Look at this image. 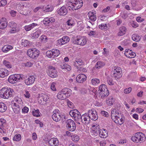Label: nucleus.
Here are the masks:
<instances>
[{"mask_svg":"<svg viewBox=\"0 0 146 146\" xmlns=\"http://www.w3.org/2000/svg\"><path fill=\"white\" fill-rule=\"evenodd\" d=\"M83 4L82 0H68L66 5L70 10H74L80 9Z\"/></svg>","mask_w":146,"mask_h":146,"instance_id":"1","label":"nucleus"},{"mask_svg":"<svg viewBox=\"0 0 146 146\" xmlns=\"http://www.w3.org/2000/svg\"><path fill=\"white\" fill-rule=\"evenodd\" d=\"M146 139L145 135L140 132H138L134 134L131 138L132 141L137 143H143L145 141Z\"/></svg>","mask_w":146,"mask_h":146,"instance_id":"2","label":"nucleus"},{"mask_svg":"<svg viewBox=\"0 0 146 146\" xmlns=\"http://www.w3.org/2000/svg\"><path fill=\"white\" fill-rule=\"evenodd\" d=\"M111 117L112 120L118 124L121 125L124 122V119L115 109L111 110Z\"/></svg>","mask_w":146,"mask_h":146,"instance_id":"3","label":"nucleus"},{"mask_svg":"<svg viewBox=\"0 0 146 146\" xmlns=\"http://www.w3.org/2000/svg\"><path fill=\"white\" fill-rule=\"evenodd\" d=\"M72 92L71 90L69 88H64L58 92L57 95V97L59 100H64L70 96Z\"/></svg>","mask_w":146,"mask_h":146,"instance_id":"4","label":"nucleus"},{"mask_svg":"<svg viewBox=\"0 0 146 146\" xmlns=\"http://www.w3.org/2000/svg\"><path fill=\"white\" fill-rule=\"evenodd\" d=\"M13 92V90L11 88H3L0 90V97L4 99H8L12 96Z\"/></svg>","mask_w":146,"mask_h":146,"instance_id":"5","label":"nucleus"},{"mask_svg":"<svg viewBox=\"0 0 146 146\" xmlns=\"http://www.w3.org/2000/svg\"><path fill=\"white\" fill-rule=\"evenodd\" d=\"M98 91L100 96L102 98L108 96L109 94L106 86L104 84H102L100 86Z\"/></svg>","mask_w":146,"mask_h":146,"instance_id":"6","label":"nucleus"},{"mask_svg":"<svg viewBox=\"0 0 146 146\" xmlns=\"http://www.w3.org/2000/svg\"><path fill=\"white\" fill-rule=\"evenodd\" d=\"M23 75L20 74H15L11 75L8 79L9 82L11 84L16 83L22 79Z\"/></svg>","mask_w":146,"mask_h":146,"instance_id":"7","label":"nucleus"},{"mask_svg":"<svg viewBox=\"0 0 146 146\" xmlns=\"http://www.w3.org/2000/svg\"><path fill=\"white\" fill-rule=\"evenodd\" d=\"M46 55L49 58H52L58 56L60 54L59 50L56 49H53L48 50L46 52Z\"/></svg>","mask_w":146,"mask_h":146,"instance_id":"8","label":"nucleus"},{"mask_svg":"<svg viewBox=\"0 0 146 146\" xmlns=\"http://www.w3.org/2000/svg\"><path fill=\"white\" fill-rule=\"evenodd\" d=\"M113 77L116 79L121 78L122 76L121 69L120 67L115 66L113 68Z\"/></svg>","mask_w":146,"mask_h":146,"instance_id":"9","label":"nucleus"},{"mask_svg":"<svg viewBox=\"0 0 146 146\" xmlns=\"http://www.w3.org/2000/svg\"><path fill=\"white\" fill-rule=\"evenodd\" d=\"M39 54V51L36 48L29 49L27 51L28 55L33 58L38 57Z\"/></svg>","mask_w":146,"mask_h":146,"instance_id":"10","label":"nucleus"},{"mask_svg":"<svg viewBox=\"0 0 146 146\" xmlns=\"http://www.w3.org/2000/svg\"><path fill=\"white\" fill-rule=\"evenodd\" d=\"M66 126L68 129L71 131H74L76 126L74 121L72 119H68L66 122Z\"/></svg>","mask_w":146,"mask_h":146,"instance_id":"11","label":"nucleus"},{"mask_svg":"<svg viewBox=\"0 0 146 146\" xmlns=\"http://www.w3.org/2000/svg\"><path fill=\"white\" fill-rule=\"evenodd\" d=\"M69 114L75 120L78 121L80 119V114L79 111L77 110H71L69 112Z\"/></svg>","mask_w":146,"mask_h":146,"instance_id":"12","label":"nucleus"},{"mask_svg":"<svg viewBox=\"0 0 146 146\" xmlns=\"http://www.w3.org/2000/svg\"><path fill=\"white\" fill-rule=\"evenodd\" d=\"M6 121L3 119H0V133L4 135L6 133Z\"/></svg>","mask_w":146,"mask_h":146,"instance_id":"13","label":"nucleus"},{"mask_svg":"<svg viewBox=\"0 0 146 146\" xmlns=\"http://www.w3.org/2000/svg\"><path fill=\"white\" fill-rule=\"evenodd\" d=\"M53 114L52 115L53 119L56 122L60 121L61 117L59 111L58 109H56L53 111Z\"/></svg>","mask_w":146,"mask_h":146,"instance_id":"14","label":"nucleus"},{"mask_svg":"<svg viewBox=\"0 0 146 146\" xmlns=\"http://www.w3.org/2000/svg\"><path fill=\"white\" fill-rule=\"evenodd\" d=\"M88 114L90 119L92 120L96 121L98 119V116L97 113L94 109H92L89 110Z\"/></svg>","mask_w":146,"mask_h":146,"instance_id":"15","label":"nucleus"},{"mask_svg":"<svg viewBox=\"0 0 146 146\" xmlns=\"http://www.w3.org/2000/svg\"><path fill=\"white\" fill-rule=\"evenodd\" d=\"M48 76L52 78H56L57 76L56 71L55 68L52 66H49L48 67Z\"/></svg>","mask_w":146,"mask_h":146,"instance_id":"16","label":"nucleus"},{"mask_svg":"<svg viewBox=\"0 0 146 146\" xmlns=\"http://www.w3.org/2000/svg\"><path fill=\"white\" fill-rule=\"evenodd\" d=\"M35 77L34 76L31 75L26 77L25 80V82L27 86L33 84L35 80Z\"/></svg>","mask_w":146,"mask_h":146,"instance_id":"17","label":"nucleus"},{"mask_svg":"<svg viewBox=\"0 0 146 146\" xmlns=\"http://www.w3.org/2000/svg\"><path fill=\"white\" fill-rule=\"evenodd\" d=\"M89 18V22L93 25L94 23L92 22L95 21L96 19V13L95 11H90L88 14Z\"/></svg>","mask_w":146,"mask_h":146,"instance_id":"18","label":"nucleus"},{"mask_svg":"<svg viewBox=\"0 0 146 146\" xmlns=\"http://www.w3.org/2000/svg\"><path fill=\"white\" fill-rule=\"evenodd\" d=\"M74 43L81 46H84L86 43V39L85 37H81L80 38H77L75 40Z\"/></svg>","mask_w":146,"mask_h":146,"instance_id":"19","label":"nucleus"},{"mask_svg":"<svg viewBox=\"0 0 146 146\" xmlns=\"http://www.w3.org/2000/svg\"><path fill=\"white\" fill-rule=\"evenodd\" d=\"M70 38L67 36H64L62 38L58 40L57 41L58 45H62L67 43L69 41Z\"/></svg>","mask_w":146,"mask_h":146,"instance_id":"20","label":"nucleus"},{"mask_svg":"<svg viewBox=\"0 0 146 146\" xmlns=\"http://www.w3.org/2000/svg\"><path fill=\"white\" fill-rule=\"evenodd\" d=\"M82 122L86 124H88L90 123V118L88 115L86 113H85L82 115L81 116V118Z\"/></svg>","mask_w":146,"mask_h":146,"instance_id":"21","label":"nucleus"},{"mask_svg":"<svg viewBox=\"0 0 146 146\" xmlns=\"http://www.w3.org/2000/svg\"><path fill=\"white\" fill-rule=\"evenodd\" d=\"M124 54L126 57L130 58H134L136 55L135 52L128 49H125Z\"/></svg>","mask_w":146,"mask_h":146,"instance_id":"22","label":"nucleus"},{"mask_svg":"<svg viewBox=\"0 0 146 146\" xmlns=\"http://www.w3.org/2000/svg\"><path fill=\"white\" fill-rule=\"evenodd\" d=\"M99 135L101 138H106L108 135V132L106 130L102 128L99 131Z\"/></svg>","mask_w":146,"mask_h":146,"instance_id":"23","label":"nucleus"},{"mask_svg":"<svg viewBox=\"0 0 146 146\" xmlns=\"http://www.w3.org/2000/svg\"><path fill=\"white\" fill-rule=\"evenodd\" d=\"M9 71L6 68H0V77L4 78L8 76L9 74Z\"/></svg>","mask_w":146,"mask_h":146,"instance_id":"24","label":"nucleus"},{"mask_svg":"<svg viewBox=\"0 0 146 146\" xmlns=\"http://www.w3.org/2000/svg\"><path fill=\"white\" fill-rule=\"evenodd\" d=\"M87 77L84 74H79L76 78V81L79 83H81L85 81Z\"/></svg>","mask_w":146,"mask_h":146,"instance_id":"25","label":"nucleus"},{"mask_svg":"<svg viewBox=\"0 0 146 146\" xmlns=\"http://www.w3.org/2000/svg\"><path fill=\"white\" fill-rule=\"evenodd\" d=\"M7 26V22L6 19L3 18L1 20L0 22V28L2 29H5Z\"/></svg>","mask_w":146,"mask_h":146,"instance_id":"26","label":"nucleus"},{"mask_svg":"<svg viewBox=\"0 0 146 146\" xmlns=\"http://www.w3.org/2000/svg\"><path fill=\"white\" fill-rule=\"evenodd\" d=\"M58 14L60 15H65L67 13V10L66 7L64 6H62L57 11Z\"/></svg>","mask_w":146,"mask_h":146,"instance_id":"27","label":"nucleus"},{"mask_svg":"<svg viewBox=\"0 0 146 146\" xmlns=\"http://www.w3.org/2000/svg\"><path fill=\"white\" fill-rule=\"evenodd\" d=\"M13 103L12 104V105L17 106L22 108L23 107V102L20 99H17V98H15L13 101Z\"/></svg>","mask_w":146,"mask_h":146,"instance_id":"28","label":"nucleus"},{"mask_svg":"<svg viewBox=\"0 0 146 146\" xmlns=\"http://www.w3.org/2000/svg\"><path fill=\"white\" fill-rule=\"evenodd\" d=\"M59 141L57 139L53 138L50 139L48 141V144L51 146H55L58 145Z\"/></svg>","mask_w":146,"mask_h":146,"instance_id":"29","label":"nucleus"},{"mask_svg":"<svg viewBox=\"0 0 146 146\" xmlns=\"http://www.w3.org/2000/svg\"><path fill=\"white\" fill-rule=\"evenodd\" d=\"M61 69L66 71H69L71 69V67L69 65L64 63H62L60 65Z\"/></svg>","mask_w":146,"mask_h":146,"instance_id":"30","label":"nucleus"},{"mask_svg":"<svg viewBox=\"0 0 146 146\" xmlns=\"http://www.w3.org/2000/svg\"><path fill=\"white\" fill-rule=\"evenodd\" d=\"M41 33V31L40 29H38L35 32L32 34L31 36L32 38L35 39L38 38Z\"/></svg>","mask_w":146,"mask_h":146,"instance_id":"31","label":"nucleus"},{"mask_svg":"<svg viewBox=\"0 0 146 146\" xmlns=\"http://www.w3.org/2000/svg\"><path fill=\"white\" fill-rule=\"evenodd\" d=\"M126 32V28L123 26L119 28V32L117 33L118 35L122 36L125 34Z\"/></svg>","mask_w":146,"mask_h":146,"instance_id":"32","label":"nucleus"},{"mask_svg":"<svg viewBox=\"0 0 146 146\" xmlns=\"http://www.w3.org/2000/svg\"><path fill=\"white\" fill-rule=\"evenodd\" d=\"M44 9L43 10L44 12H49L52 11L54 9L53 6L50 5H44Z\"/></svg>","mask_w":146,"mask_h":146,"instance_id":"33","label":"nucleus"},{"mask_svg":"<svg viewBox=\"0 0 146 146\" xmlns=\"http://www.w3.org/2000/svg\"><path fill=\"white\" fill-rule=\"evenodd\" d=\"M75 21L74 19H69L66 23V25L68 27V28H71L75 24Z\"/></svg>","mask_w":146,"mask_h":146,"instance_id":"34","label":"nucleus"},{"mask_svg":"<svg viewBox=\"0 0 146 146\" xmlns=\"http://www.w3.org/2000/svg\"><path fill=\"white\" fill-rule=\"evenodd\" d=\"M37 24L36 23H33L31 24L25 26L24 28L26 31H29L33 29L35 27L37 26Z\"/></svg>","mask_w":146,"mask_h":146,"instance_id":"35","label":"nucleus"},{"mask_svg":"<svg viewBox=\"0 0 146 146\" xmlns=\"http://www.w3.org/2000/svg\"><path fill=\"white\" fill-rule=\"evenodd\" d=\"M13 48L12 46L9 45H6L3 47L2 48V51L4 52H7Z\"/></svg>","mask_w":146,"mask_h":146,"instance_id":"36","label":"nucleus"},{"mask_svg":"<svg viewBox=\"0 0 146 146\" xmlns=\"http://www.w3.org/2000/svg\"><path fill=\"white\" fill-rule=\"evenodd\" d=\"M74 65L77 68L84 64V62L82 60L80 59H76V60L74 62Z\"/></svg>","mask_w":146,"mask_h":146,"instance_id":"37","label":"nucleus"},{"mask_svg":"<svg viewBox=\"0 0 146 146\" xmlns=\"http://www.w3.org/2000/svg\"><path fill=\"white\" fill-rule=\"evenodd\" d=\"M115 99L112 97H110L106 100V104L109 106L112 105L114 103Z\"/></svg>","mask_w":146,"mask_h":146,"instance_id":"38","label":"nucleus"},{"mask_svg":"<svg viewBox=\"0 0 146 146\" xmlns=\"http://www.w3.org/2000/svg\"><path fill=\"white\" fill-rule=\"evenodd\" d=\"M105 63L101 61L97 62L95 65V67L97 69H100L102 68L105 65Z\"/></svg>","mask_w":146,"mask_h":146,"instance_id":"39","label":"nucleus"},{"mask_svg":"<svg viewBox=\"0 0 146 146\" xmlns=\"http://www.w3.org/2000/svg\"><path fill=\"white\" fill-rule=\"evenodd\" d=\"M22 45L25 47H28L31 46L32 44L31 42L27 40L23 39L22 40Z\"/></svg>","mask_w":146,"mask_h":146,"instance_id":"40","label":"nucleus"},{"mask_svg":"<svg viewBox=\"0 0 146 146\" xmlns=\"http://www.w3.org/2000/svg\"><path fill=\"white\" fill-rule=\"evenodd\" d=\"M12 108L14 112L16 113H20L22 108L18 107L17 106H15L13 105H12Z\"/></svg>","mask_w":146,"mask_h":146,"instance_id":"41","label":"nucleus"},{"mask_svg":"<svg viewBox=\"0 0 146 146\" xmlns=\"http://www.w3.org/2000/svg\"><path fill=\"white\" fill-rule=\"evenodd\" d=\"M7 109V107L6 105L4 103L0 102V112H5Z\"/></svg>","mask_w":146,"mask_h":146,"instance_id":"42","label":"nucleus"},{"mask_svg":"<svg viewBox=\"0 0 146 146\" xmlns=\"http://www.w3.org/2000/svg\"><path fill=\"white\" fill-rule=\"evenodd\" d=\"M49 98V97L48 95L45 94H42L40 95V99H42L43 101L44 102L47 101Z\"/></svg>","mask_w":146,"mask_h":146,"instance_id":"43","label":"nucleus"},{"mask_svg":"<svg viewBox=\"0 0 146 146\" xmlns=\"http://www.w3.org/2000/svg\"><path fill=\"white\" fill-rule=\"evenodd\" d=\"M132 39L136 42L139 41L141 38L140 36L136 34H134L132 36Z\"/></svg>","mask_w":146,"mask_h":146,"instance_id":"44","label":"nucleus"},{"mask_svg":"<svg viewBox=\"0 0 146 146\" xmlns=\"http://www.w3.org/2000/svg\"><path fill=\"white\" fill-rule=\"evenodd\" d=\"M21 135L20 134H16L14 136L13 140L16 141H19L21 140Z\"/></svg>","mask_w":146,"mask_h":146,"instance_id":"45","label":"nucleus"},{"mask_svg":"<svg viewBox=\"0 0 146 146\" xmlns=\"http://www.w3.org/2000/svg\"><path fill=\"white\" fill-rule=\"evenodd\" d=\"M31 92L27 90H25L23 93L24 97L27 99H30L31 97Z\"/></svg>","mask_w":146,"mask_h":146,"instance_id":"46","label":"nucleus"},{"mask_svg":"<svg viewBox=\"0 0 146 146\" xmlns=\"http://www.w3.org/2000/svg\"><path fill=\"white\" fill-rule=\"evenodd\" d=\"M100 82L99 80L97 78H94L91 80L92 84L94 86L96 85L97 84L99 83Z\"/></svg>","mask_w":146,"mask_h":146,"instance_id":"47","label":"nucleus"},{"mask_svg":"<svg viewBox=\"0 0 146 146\" xmlns=\"http://www.w3.org/2000/svg\"><path fill=\"white\" fill-rule=\"evenodd\" d=\"M19 31V29L18 27H15L12 28H11L9 33H14L18 32Z\"/></svg>","mask_w":146,"mask_h":146,"instance_id":"48","label":"nucleus"},{"mask_svg":"<svg viewBox=\"0 0 146 146\" xmlns=\"http://www.w3.org/2000/svg\"><path fill=\"white\" fill-rule=\"evenodd\" d=\"M99 28L102 30H106L107 29L108 25L105 23H102L99 25Z\"/></svg>","mask_w":146,"mask_h":146,"instance_id":"49","label":"nucleus"},{"mask_svg":"<svg viewBox=\"0 0 146 146\" xmlns=\"http://www.w3.org/2000/svg\"><path fill=\"white\" fill-rule=\"evenodd\" d=\"M3 64L5 67L8 68H11L12 66L10 62L7 61L5 60L3 61Z\"/></svg>","mask_w":146,"mask_h":146,"instance_id":"50","label":"nucleus"},{"mask_svg":"<svg viewBox=\"0 0 146 146\" xmlns=\"http://www.w3.org/2000/svg\"><path fill=\"white\" fill-rule=\"evenodd\" d=\"M32 113L33 115L34 116L38 117L40 116V112L38 109L33 111Z\"/></svg>","mask_w":146,"mask_h":146,"instance_id":"51","label":"nucleus"},{"mask_svg":"<svg viewBox=\"0 0 146 146\" xmlns=\"http://www.w3.org/2000/svg\"><path fill=\"white\" fill-rule=\"evenodd\" d=\"M9 24V26L11 28H12L15 27H18L16 23L14 21H11L10 22Z\"/></svg>","mask_w":146,"mask_h":146,"instance_id":"52","label":"nucleus"},{"mask_svg":"<svg viewBox=\"0 0 146 146\" xmlns=\"http://www.w3.org/2000/svg\"><path fill=\"white\" fill-rule=\"evenodd\" d=\"M44 9V6L43 5H41L40 6L34 9L33 11L35 13L37 12L40 10H43Z\"/></svg>","mask_w":146,"mask_h":146,"instance_id":"53","label":"nucleus"},{"mask_svg":"<svg viewBox=\"0 0 146 146\" xmlns=\"http://www.w3.org/2000/svg\"><path fill=\"white\" fill-rule=\"evenodd\" d=\"M56 83L55 82H54L52 83L50 85V88L51 90L53 91H56Z\"/></svg>","mask_w":146,"mask_h":146,"instance_id":"54","label":"nucleus"},{"mask_svg":"<svg viewBox=\"0 0 146 146\" xmlns=\"http://www.w3.org/2000/svg\"><path fill=\"white\" fill-rule=\"evenodd\" d=\"M98 125L96 123H94L92 124L90 129L91 130H98Z\"/></svg>","mask_w":146,"mask_h":146,"instance_id":"55","label":"nucleus"},{"mask_svg":"<svg viewBox=\"0 0 146 146\" xmlns=\"http://www.w3.org/2000/svg\"><path fill=\"white\" fill-rule=\"evenodd\" d=\"M40 39L41 41L43 43H45L46 41L47 38L46 36L44 35H42L40 38Z\"/></svg>","mask_w":146,"mask_h":146,"instance_id":"56","label":"nucleus"},{"mask_svg":"<svg viewBox=\"0 0 146 146\" xmlns=\"http://www.w3.org/2000/svg\"><path fill=\"white\" fill-rule=\"evenodd\" d=\"M72 140L75 141H77L79 140V136L76 135H74L72 136Z\"/></svg>","mask_w":146,"mask_h":146,"instance_id":"57","label":"nucleus"},{"mask_svg":"<svg viewBox=\"0 0 146 146\" xmlns=\"http://www.w3.org/2000/svg\"><path fill=\"white\" fill-rule=\"evenodd\" d=\"M33 64V63L29 61L25 63H23V66L29 67L32 66Z\"/></svg>","mask_w":146,"mask_h":146,"instance_id":"58","label":"nucleus"},{"mask_svg":"<svg viewBox=\"0 0 146 146\" xmlns=\"http://www.w3.org/2000/svg\"><path fill=\"white\" fill-rule=\"evenodd\" d=\"M98 130H90L91 135L94 137H96L98 135Z\"/></svg>","mask_w":146,"mask_h":146,"instance_id":"59","label":"nucleus"},{"mask_svg":"<svg viewBox=\"0 0 146 146\" xmlns=\"http://www.w3.org/2000/svg\"><path fill=\"white\" fill-rule=\"evenodd\" d=\"M100 114L102 116L108 117L109 116L108 113L105 111H102L100 112Z\"/></svg>","mask_w":146,"mask_h":146,"instance_id":"60","label":"nucleus"},{"mask_svg":"<svg viewBox=\"0 0 146 146\" xmlns=\"http://www.w3.org/2000/svg\"><path fill=\"white\" fill-rule=\"evenodd\" d=\"M67 103L68 106L70 108H73L74 107L73 103L68 100H67Z\"/></svg>","mask_w":146,"mask_h":146,"instance_id":"61","label":"nucleus"},{"mask_svg":"<svg viewBox=\"0 0 146 146\" xmlns=\"http://www.w3.org/2000/svg\"><path fill=\"white\" fill-rule=\"evenodd\" d=\"M42 22L45 25L48 24L50 22L49 19L48 18H45L42 21Z\"/></svg>","mask_w":146,"mask_h":146,"instance_id":"62","label":"nucleus"},{"mask_svg":"<svg viewBox=\"0 0 146 146\" xmlns=\"http://www.w3.org/2000/svg\"><path fill=\"white\" fill-rule=\"evenodd\" d=\"M132 88L131 87L125 89L124 90V92L125 94H127L130 93L131 91Z\"/></svg>","mask_w":146,"mask_h":146,"instance_id":"63","label":"nucleus"},{"mask_svg":"<svg viewBox=\"0 0 146 146\" xmlns=\"http://www.w3.org/2000/svg\"><path fill=\"white\" fill-rule=\"evenodd\" d=\"M29 109L27 107H24L22 110V113H26L28 112Z\"/></svg>","mask_w":146,"mask_h":146,"instance_id":"64","label":"nucleus"}]
</instances>
